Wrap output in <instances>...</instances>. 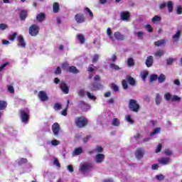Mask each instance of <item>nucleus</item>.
I'll return each instance as SVG.
<instances>
[{"label":"nucleus","mask_w":182,"mask_h":182,"mask_svg":"<svg viewBox=\"0 0 182 182\" xmlns=\"http://www.w3.org/2000/svg\"><path fill=\"white\" fill-rule=\"evenodd\" d=\"M75 124L78 129H85L89 124V119L85 117H77L75 119Z\"/></svg>","instance_id":"nucleus-1"},{"label":"nucleus","mask_w":182,"mask_h":182,"mask_svg":"<svg viewBox=\"0 0 182 182\" xmlns=\"http://www.w3.org/2000/svg\"><path fill=\"white\" fill-rule=\"evenodd\" d=\"M129 109L131 112L137 113L140 110V104H139L136 100L131 99L129 101Z\"/></svg>","instance_id":"nucleus-2"},{"label":"nucleus","mask_w":182,"mask_h":182,"mask_svg":"<svg viewBox=\"0 0 182 182\" xmlns=\"http://www.w3.org/2000/svg\"><path fill=\"white\" fill-rule=\"evenodd\" d=\"M40 29L39 26L32 24L28 28V33H30L31 36H38Z\"/></svg>","instance_id":"nucleus-3"},{"label":"nucleus","mask_w":182,"mask_h":182,"mask_svg":"<svg viewBox=\"0 0 182 182\" xmlns=\"http://www.w3.org/2000/svg\"><path fill=\"white\" fill-rule=\"evenodd\" d=\"M19 113L21 115V122L23 123H28V122H29V111L25 112L23 109H20Z\"/></svg>","instance_id":"nucleus-4"},{"label":"nucleus","mask_w":182,"mask_h":182,"mask_svg":"<svg viewBox=\"0 0 182 182\" xmlns=\"http://www.w3.org/2000/svg\"><path fill=\"white\" fill-rule=\"evenodd\" d=\"M52 131L55 137L59 136V133L60 132V125L59 123L55 122L52 125Z\"/></svg>","instance_id":"nucleus-5"},{"label":"nucleus","mask_w":182,"mask_h":182,"mask_svg":"<svg viewBox=\"0 0 182 182\" xmlns=\"http://www.w3.org/2000/svg\"><path fill=\"white\" fill-rule=\"evenodd\" d=\"M75 20L77 23H83L86 22V18H85V14L82 13H78L75 16Z\"/></svg>","instance_id":"nucleus-6"},{"label":"nucleus","mask_w":182,"mask_h":182,"mask_svg":"<svg viewBox=\"0 0 182 182\" xmlns=\"http://www.w3.org/2000/svg\"><path fill=\"white\" fill-rule=\"evenodd\" d=\"M121 21L124 22H128L129 19H130V12L129 11H121L119 14Z\"/></svg>","instance_id":"nucleus-7"},{"label":"nucleus","mask_w":182,"mask_h":182,"mask_svg":"<svg viewBox=\"0 0 182 182\" xmlns=\"http://www.w3.org/2000/svg\"><path fill=\"white\" fill-rule=\"evenodd\" d=\"M38 96L41 102H48L49 100V97H48L45 91H39Z\"/></svg>","instance_id":"nucleus-8"},{"label":"nucleus","mask_w":182,"mask_h":182,"mask_svg":"<svg viewBox=\"0 0 182 182\" xmlns=\"http://www.w3.org/2000/svg\"><path fill=\"white\" fill-rule=\"evenodd\" d=\"M60 89L65 93V95H68L69 93V87L68 84L65 82V81H62L60 84Z\"/></svg>","instance_id":"nucleus-9"},{"label":"nucleus","mask_w":182,"mask_h":182,"mask_svg":"<svg viewBox=\"0 0 182 182\" xmlns=\"http://www.w3.org/2000/svg\"><path fill=\"white\" fill-rule=\"evenodd\" d=\"M93 168V164H84L80 166L81 171H89L90 168Z\"/></svg>","instance_id":"nucleus-10"},{"label":"nucleus","mask_w":182,"mask_h":182,"mask_svg":"<svg viewBox=\"0 0 182 182\" xmlns=\"http://www.w3.org/2000/svg\"><path fill=\"white\" fill-rule=\"evenodd\" d=\"M153 63H154V59L152 55H149L146 58L145 61V65L147 68H151L153 66Z\"/></svg>","instance_id":"nucleus-11"},{"label":"nucleus","mask_w":182,"mask_h":182,"mask_svg":"<svg viewBox=\"0 0 182 182\" xmlns=\"http://www.w3.org/2000/svg\"><path fill=\"white\" fill-rule=\"evenodd\" d=\"M114 37L115 38L116 41H124L126 39V37L124 35L122 34L120 31H117L114 33Z\"/></svg>","instance_id":"nucleus-12"},{"label":"nucleus","mask_w":182,"mask_h":182,"mask_svg":"<svg viewBox=\"0 0 182 182\" xmlns=\"http://www.w3.org/2000/svg\"><path fill=\"white\" fill-rule=\"evenodd\" d=\"M17 41L18 42V46H21V48H26V43H25V39L23 38V36H18L17 37Z\"/></svg>","instance_id":"nucleus-13"},{"label":"nucleus","mask_w":182,"mask_h":182,"mask_svg":"<svg viewBox=\"0 0 182 182\" xmlns=\"http://www.w3.org/2000/svg\"><path fill=\"white\" fill-rule=\"evenodd\" d=\"M134 154H135L136 159H138V160H140V159L143 157V154H144V151H143L141 148H138L135 151Z\"/></svg>","instance_id":"nucleus-14"},{"label":"nucleus","mask_w":182,"mask_h":182,"mask_svg":"<svg viewBox=\"0 0 182 182\" xmlns=\"http://www.w3.org/2000/svg\"><path fill=\"white\" fill-rule=\"evenodd\" d=\"M104 161H105V154H98L95 156V161L98 164H100V163H103Z\"/></svg>","instance_id":"nucleus-15"},{"label":"nucleus","mask_w":182,"mask_h":182,"mask_svg":"<svg viewBox=\"0 0 182 182\" xmlns=\"http://www.w3.org/2000/svg\"><path fill=\"white\" fill-rule=\"evenodd\" d=\"M19 18L21 21H26V18H28V11L26 10H21L19 14Z\"/></svg>","instance_id":"nucleus-16"},{"label":"nucleus","mask_w":182,"mask_h":182,"mask_svg":"<svg viewBox=\"0 0 182 182\" xmlns=\"http://www.w3.org/2000/svg\"><path fill=\"white\" fill-rule=\"evenodd\" d=\"M69 73H73L74 75H77V73H80L77 68H76L75 65L70 66L68 68V71Z\"/></svg>","instance_id":"nucleus-17"},{"label":"nucleus","mask_w":182,"mask_h":182,"mask_svg":"<svg viewBox=\"0 0 182 182\" xmlns=\"http://www.w3.org/2000/svg\"><path fill=\"white\" fill-rule=\"evenodd\" d=\"M126 79L129 85H130L131 86H136V80H134L133 77H132L131 75H127Z\"/></svg>","instance_id":"nucleus-18"},{"label":"nucleus","mask_w":182,"mask_h":182,"mask_svg":"<svg viewBox=\"0 0 182 182\" xmlns=\"http://www.w3.org/2000/svg\"><path fill=\"white\" fill-rule=\"evenodd\" d=\"M46 18V15L45 14V13H40L36 16V19L38 22H43Z\"/></svg>","instance_id":"nucleus-19"},{"label":"nucleus","mask_w":182,"mask_h":182,"mask_svg":"<svg viewBox=\"0 0 182 182\" xmlns=\"http://www.w3.org/2000/svg\"><path fill=\"white\" fill-rule=\"evenodd\" d=\"M166 7L168 8V12L171 14L173 10L174 9V5L173 4V1H169L166 3Z\"/></svg>","instance_id":"nucleus-20"},{"label":"nucleus","mask_w":182,"mask_h":182,"mask_svg":"<svg viewBox=\"0 0 182 182\" xmlns=\"http://www.w3.org/2000/svg\"><path fill=\"white\" fill-rule=\"evenodd\" d=\"M168 161H170V158H161L159 160V162L163 166H166V164H168Z\"/></svg>","instance_id":"nucleus-21"},{"label":"nucleus","mask_w":182,"mask_h":182,"mask_svg":"<svg viewBox=\"0 0 182 182\" xmlns=\"http://www.w3.org/2000/svg\"><path fill=\"white\" fill-rule=\"evenodd\" d=\"M82 152H83V149L81 147H78L75 149L73 154H74V156H79L82 154Z\"/></svg>","instance_id":"nucleus-22"},{"label":"nucleus","mask_w":182,"mask_h":182,"mask_svg":"<svg viewBox=\"0 0 182 182\" xmlns=\"http://www.w3.org/2000/svg\"><path fill=\"white\" fill-rule=\"evenodd\" d=\"M92 86L93 87V90H100V87H102V84L100 82H93L92 83Z\"/></svg>","instance_id":"nucleus-23"},{"label":"nucleus","mask_w":182,"mask_h":182,"mask_svg":"<svg viewBox=\"0 0 182 182\" xmlns=\"http://www.w3.org/2000/svg\"><path fill=\"white\" fill-rule=\"evenodd\" d=\"M181 36V30H178L176 33L173 36V39H175V41L177 42L178 39H180V37Z\"/></svg>","instance_id":"nucleus-24"},{"label":"nucleus","mask_w":182,"mask_h":182,"mask_svg":"<svg viewBox=\"0 0 182 182\" xmlns=\"http://www.w3.org/2000/svg\"><path fill=\"white\" fill-rule=\"evenodd\" d=\"M155 103L157 106H159L161 103V96H160V94L159 93L156 94Z\"/></svg>","instance_id":"nucleus-25"},{"label":"nucleus","mask_w":182,"mask_h":182,"mask_svg":"<svg viewBox=\"0 0 182 182\" xmlns=\"http://www.w3.org/2000/svg\"><path fill=\"white\" fill-rule=\"evenodd\" d=\"M53 11L54 14H58L59 12V3L55 2L53 4Z\"/></svg>","instance_id":"nucleus-26"},{"label":"nucleus","mask_w":182,"mask_h":182,"mask_svg":"<svg viewBox=\"0 0 182 182\" xmlns=\"http://www.w3.org/2000/svg\"><path fill=\"white\" fill-rule=\"evenodd\" d=\"M112 124L115 127H119V126H120V120L117 118H114L112 121Z\"/></svg>","instance_id":"nucleus-27"},{"label":"nucleus","mask_w":182,"mask_h":182,"mask_svg":"<svg viewBox=\"0 0 182 182\" xmlns=\"http://www.w3.org/2000/svg\"><path fill=\"white\" fill-rule=\"evenodd\" d=\"M134 59L133 58H129L127 60V66L128 68H133L134 66Z\"/></svg>","instance_id":"nucleus-28"},{"label":"nucleus","mask_w":182,"mask_h":182,"mask_svg":"<svg viewBox=\"0 0 182 182\" xmlns=\"http://www.w3.org/2000/svg\"><path fill=\"white\" fill-rule=\"evenodd\" d=\"M166 43V40L161 39L159 40L158 41L154 42L155 46H157L158 48L160 46H162V45H164Z\"/></svg>","instance_id":"nucleus-29"},{"label":"nucleus","mask_w":182,"mask_h":182,"mask_svg":"<svg viewBox=\"0 0 182 182\" xmlns=\"http://www.w3.org/2000/svg\"><path fill=\"white\" fill-rule=\"evenodd\" d=\"M7 106L8 103L6 102V101L0 100V110H5Z\"/></svg>","instance_id":"nucleus-30"},{"label":"nucleus","mask_w":182,"mask_h":182,"mask_svg":"<svg viewBox=\"0 0 182 182\" xmlns=\"http://www.w3.org/2000/svg\"><path fill=\"white\" fill-rule=\"evenodd\" d=\"M69 103L70 101L68 100L65 108L61 112V114L63 116H68V109H69Z\"/></svg>","instance_id":"nucleus-31"},{"label":"nucleus","mask_w":182,"mask_h":182,"mask_svg":"<svg viewBox=\"0 0 182 182\" xmlns=\"http://www.w3.org/2000/svg\"><path fill=\"white\" fill-rule=\"evenodd\" d=\"M77 38L78 39V41H80V43H81V45H83V43H85V36L82 34H77Z\"/></svg>","instance_id":"nucleus-32"},{"label":"nucleus","mask_w":182,"mask_h":182,"mask_svg":"<svg viewBox=\"0 0 182 182\" xmlns=\"http://www.w3.org/2000/svg\"><path fill=\"white\" fill-rule=\"evenodd\" d=\"M107 34L108 35V36L111 39V41L114 42V38H113V35H112V28H108L107 29Z\"/></svg>","instance_id":"nucleus-33"},{"label":"nucleus","mask_w":182,"mask_h":182,"mask_svg":"<svg viewBox=\"0 0 182 182\" xmlns=\"http://www.w3.org/2000/svg\"><path fill=\"white\" fill-rule=\"evenodd\" d=\"M158 80L159 83H164L166 80V75H164V74H160L158 77Z\"/></svg>","instance_id":"nucleus-34"},{"label":"nucleus","mask_w":182,"mask_h":182,"mask_svg":"<svg viewBox=\"0 0 182 182\" xmlns=\"http://www.w3.org/2000/svg\"><path fill=\"white\" fill-rule=\"evenodd\" d=\"M161 21V16H154L151 19L152 23H156V22H160Z\"/></svg>","instance_id":"nucleus-35"},{"label":"nucleus","mask_w":182,"mask_h":182,"mask_svg":"<svg viewBox=\"0 0 182 182\" xmlns=\"http://www.w3.org/2000/svg\"><path fill=\"white\" fill-rule=\"evenodd\" d=\"M141 79L144 80V82H146V79H147V77L149 76V72L144 71L141 73Z\"/></svg>","instance_id":"nucleus-36"},{"label":"nucleus","mask_w":182,"mask_h":182,"mask_svg":"<svg viewBox=\"0 0 182 182\" xmlns=\"http://www.w3.org/2000/svg\"><path fill=\"white\" fill-rule=\"evenodd\" d=\"M109 68L114 70H120V67H119V65H117L114 63H111L109 65Z\"/></svg>","instance_id":"nucleus-37"},{"label":"nucleus","mask_w":182,"mask_h":182,"mask_svg":"<svg viewBox=\"0 0 182 182\" xmlns=\"http://www.w3.org/2000/svg\"><path fill=\"white\" fill-rule=\"evenodd\" d=\"M161 131V127H157L155 128L154 129V131L152 132H151V136H154V134H157V133H160V132Z\"/></svg>","instance_id":"nucleus-38"},{"label":"nucleus","mask_w":182,"mask_h":182,"mask_svg":"<svg viewBox=\"0 0 182 182\" xmlns=\"http://www.w3.org/2000/svg\"><path fill=\"white\" fill-rule=\"evenodd\" d=\"M164 55V50H157L155 54H154V56H157L159 58H161V55Z\"/></svg>","instance_id":"nucleus-39"},{"label":"nucleus","mask_w":182,"mask_h":182,"mask_svg":"<svg viewBox=\"0 0 182 182\" xmlns=\"http://www.w3.org/2000/svg\"><path fill=\"white\" fill-rule=\"evenodd\" d=\"M173 96L171 95V94H170V92H167L164 95V99L167 101L168 100H172Z\"/></svg>","instance_id":"nucleus-40"},{"label":"nucleus","mask_w":182,"mask_h":182,"mask_svg":"<svg viewBox=\"0 0 182 182\" xmlns=\"http://www.w3.org/2000/svg\"><path fill=\"white\" fill-rule=\"evenodd\" d=\"M157 79H159V75H156V74H153L151 75L150 77V82L151 83L157 80Z\"/></svg>","instance_id":"nucleus-41"},{"label":"nucleus","mask_w":182,"mask_h":182,"mask_svg":"<svg viewBox=\"0 0 182 182\" xmlns=\"http://www.w3.org/2000/svg\"><path fill=\"white\" fill-rule=\"evenodd\" d=\"M77 106H78V107L80 109H83V107H86L87 104H86V102H85V101H80L78 102V105Z\"/></svg>","instance_id":"nucleus-42"},{"label":"nucleus","mask_w":182,"mask_h":182,"mask_svg":"<svg viewBox=\"0 0 182 182\" xmlns=\"http://www.w3.org/2000/svg\"><path fill=\"white\" fill-rule=\"evenodd\" d=\"M122 85L123 87V89L126 90V89H129V84L127 83V81L126 80H123L122 82Z\"/></svg>","instance_id":"nucleus-43"},{"label":"nucleus","mask_w":182,"mask_h":182,"mask_svg":"<svg viewBox=\"0 0 182 182\" xmlns=\"http://www.w3.org/2000/svg\"><path fill=\"white\" fill-rule=\"evenodd\" d=\"M155 178H156L158 181H163V180H164L165 178V176L163 174H159V175H156L155 176Z\"/></svg>","instance_id":"nucleus-44"},{"label":"nucleus","mask_w":182,"mask_h":182,"mask_svg":"<svg viewBox=\"0 0 182 182\" xmlns=\"http://www.w3.org/2000/svg\"><path fill=\"white\" fill-rule=\"evenodd\" d=\"M134 35L135 36H137L139 39H143V36L144 35V33L139 31L137 33H135Z\"/></svg>","instance_id":"nucleus-45"},{"label":"nucleus","mask_w":182,"mask_h":182,"mask_svg":"<svg viewBox=\"0 0 182 182\" xmlns=\"http://www.w3.org/2000/svg\"><path fill=\"white\" fill-rule=\"evenodd\" d=\"M176 14L177 15H181L182 14V6L181 5L176 6Z\"/></svg>","instance_id":"nucleus-46"},{"label":"nucleus","mask_w":182,"mask_h":182,"mask_svg":"<svg viewBox=\"0 0 182 182\" xmlns=\"http://www.w3.org/2000/svg\"><path fill=\"white\" fill-rule=\"evenodd\" d=\"M18 33H14L12 35H10L9 36V41H15V39H16V36H17Z\"/></svg>","instance_id":"nucleus-47"},{"label":"nucleus","mask_w":182,"mask_h":182,"mask_svg":"<svg viewBox=\"0 0 182 182\" xmlns=\"http://www.w3.org/2000/svg\"><path fill=\"white\" fill-rule=\"evenodd\" d=\"M85 11H86L88 14V15L90 16V18H93V12H92V10L89 9V7H85Z\"/></svg>","instance_id":"nucleus-48"},{"label":"nucleus","mask_w":182,"mask_h":182,"mask_svg":"<svg viewBox=\"0 0 182 182\" xmlns=\"http://www.w3.org/2000/svg\"><path fill=\"white\" fill-rule=\"evenodd\" d=\"M181 100V98L177 95L172 96L171 102H180Z\"/></svg>","instance_id":"nucleus-49"},{"label":"nucleus","mask_w":182,"mask_h":182,"mask_svg":"<svg viewBox=\"0 0 182 182\" xmlns=\"http://www.w3.org/2000/svg\"><path fill=\"white\" fill-rule=\"evenodd\" d=\"M176 60V59L174 58H168L166 59V65H173V62H174Z\"/></svg>","instance_id":"nucleus-50"},{"label":"nucleus","mask_w":182,"mask_h":182,"mask_svg":"<svg viewBox=\"0 0 182 182\" xmlns=\"http://www.w3.org/2000/svg\"><path fill=\"white\" fill-rule=\"evenodd\" d=\"M55 75H61L62 74V69L60 67H58L54 71Z\"/></svg>","instance_id":"nucleus-51"},{"label":"nucleus","mask_w":182,"mask_h":182,"mask_svg":"<svg viewBox=\"0 0 182 182\" xmlns=\"http://www.w3.org/2000/svg\"><path fill=\"white\" fill-rule=\"evenodd\" d=\"M52 146H59L60 144V141L56 139H53L51 141Z\"/></svg>","instance_id":"nucleus-52"},{"label":"nucleus","mask_w":182,"mask_h":182,"mask_svg":"<svg viewBox=\"0 0 182 182\" xmlns=\"http://www.w3.org/2000/svg\"><path fill=\"white\" fill-rule=\"evenodd\" d=\"M54 109L55 110H60L62 109V105L59 103H55L54 105Z\"/></svg>","instance_id":"nucleus-53"},{"label":"nucleus","mask_w":182,"mask_h":182,"mask_svg":"<svg viewBox=\"0 0 182 182\" xmlns=\"http://www.w3.org/2000/svg\"><path fill=\"white\" fill-rule=\"evenodd\" d=\"M26 163H28V159H25V158H22L19 160L18 161V164H26Z\"/></svg>","instance_id":"nucleus-54"},{"label":"nucleus","mask_w":182,"mask_h":182,"mask_svg":"<svg viewBox=\"0 0 182 182\" xmlns=\"http://www.w3.org/2000/svg\"><path fill=\"white\" fill-rule=\"evenodd\" d=\"M97 60H99V54H95L93 56L92 58V63H96V62H97Z\"/></svg>","instance_id":"nucleus-55"},{"label":"nucleus","mask_w":182,"mask_h":182,"mask_svg":"<svg viewBox=\"0 0 182 182\" xmlns=\"http://www.w3.org/2000/svg\"><path fill=\"white\" fill-rule=\"evenodd\" d=\"M87 96L91 100H95V99H96V97L95 95H92V94H90V92H87Z\"/></svg>","instance_id":"nucleus-56"},{"label":"nucleus","mask_w":182,"mask_h":182,"mask_svg":"<svg viewBox=\"0 0 182 182\" xmlns=\"http://www.w3.org/2000/svg\"><path fill=\"white\" fill-rule=\"evenodd\" d=\"M112 89H113V90L114 92H119V86H117L116 84L112 83Z\"/></svg>","instance_id":"nucleus-57"},{"label":"nucleus","mask_w":182,"mask_h":182,"mask_svg":"<svg viewBox=\"0 0 182 182\" xmlns=\"http://www.w3.org/2000/svg\"><path fill=\"white\" fill-rule=\"evenodd\" d=\"M62 68H63V69H66V70H67V72H68V69H69V63H62Z\"/></svg>","instance_id":"nucleus-58"},{"label":"nucleus","mask_w":182,"mask_h":182,"mask_svg":"<svg viewBox=\"0 0 182 182\" xmlns=\"http://www.w3.org/2000/svg\"><path fill=\"white\" fill-rule=\"evenodd\" d=\"M8 28V25L5 24V23H0V29L1 31H5V29Z\"/></svg>","instance_id":"nucleus-59"},{"label":"nucleus","mask_w":182,"mask_h":182,"mask_svg":"<svg viewBox=\"0 0 182 182\" xmlns=\"http://www.w3.org/2000/svg\"><path fill=\"white\" fill-rule=\"evenodd\" d=\"M95 151L97 153H102L103 152V147L97 146L95 149Z\"/></svg>","instance_id":"nucleus-60"},{"label":"nucleus","mask_w":182,"mask_h":182,"mask_svg":"<svg viewBox=\"0 0 182 182\" xmlns=\"http://www.w3.org/2000/svg\"><path fill=\"white\" fill-rule=\"evenodd\" d=\"M167 6V4L166 2H163L159 5V9H164Z\"/></svg>","instance_id":"nucleus-61"},{"label":"nucleus","mask_w":182,"mask_h":182,"mask_svg":"<svg viewBox=\"0 0 182 182\" xmlns=\"http://www.w3.org/2000/svg\"><path fill=\"white\" fill-rule=\"evenodd\" d=\"M53 164L57 167H60V164L59 163V160H58V159H54Z\"/></svg>","instance_id":"nucleus-62"},{"label":"nucleus","mask_w":182,"mask_h":182,"mask_svg":"<svg viewBox=\"0 0 182 182\" xmlns=\"http://www.w3.org/2000/svg\"><path fill=\"white\" fill-rule=\"evenodd\" d=\"M8 90L9 93H15V89L14 88V86L9 85L8 87Z\"/></svg>","instance_id":"nucleus-63"},{"label":"nucleus","mask_w":182,"mask_h":182,"mask_svg":"<svg viewBox=\"0 0 182 182\" xmlns=\"http://www.w3.org/2000/svg\"><path fill=\"white\" fill-rule=\"evenodd\" d=\"M145 27L147 29L148 32L149 33L153 32V28H151V26L150 24L146 25Z\"/></svg>","instance_id":"nucleus-64"}]
</instances>
